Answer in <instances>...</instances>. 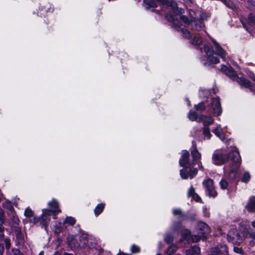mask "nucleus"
<instances>
[{
  "label": "nucleus",
  "mask_w": 255,
  "mask_h": 255,
  "mask_svg": "<svg viewBox=\"0 0 255 255\" xmlns=\"http://www.w3.org/2000/svg\"><path fill=\"white\" fill-rule=\"evenodd\" d=\"M190 19L185 16L187 18V23H185L182 19H179V26L180 28L184 30H187L191 34V36L188 39L193 37L191 40V43L193 45L199 46L202 42L201 36L197 32H193L195 30L199 31L202 30L204 26V24L202 21L206 20L209 17L208 14L205 13L195 12L193 10L189 11ZM188 39V38H187Z\"/></svg>",
  "instance_id": "f257e3e1"
},
{
  "label": "nucleus",
  "mask_w": 255,
  "mask_h": 255,
  "mask_svg": "<svg viewBox=\"0 0 255 255\" xmlns=\"http://www.w3.org/2000/svg\"><path fill=\"white\" fill-rule=\"evenodd\" d=\"M157 1L163 5H166L171 9L173 14H167V19L171 22L172 27L176 30L180 31L182 33V36L184 38H189L191 36L190 33L187 30H184L179 26V19H182L185 23H187V18L185 16L182 15L184 10L179 8L177 5L176 2L173 0H157Z\"/></svg>",
  "instance_id": "f03ea898"
},
{
  "label": "nucleus",
  "mask_w": 255,
  "mask_h": 255,
  "mask_svg": "<svg viewBox=\"0 0 255 255\" xmlns=\"http://www.w3.org/2000/svg\"><path fill=\"white\" fill-rule=\"evenodd\" d=\"M231 158L232 163L230 167H233L237 165L238 167L241 163V158L239 151L237 148L232 147L229 151V154L223 149H218L215 150L212 155V161L215 165H221L225 163L229 159Z\"/></svg>",
  "instance_id": "7ed1b4c3"
},
{
  "label": "nucleus",
  "mask_w": 255,
  "mask_h": 255,
  "mask_svg": "<svg viewBox=\"0 0 255 255\" xmlns=\"http://www.w3.org/2000/svg\"><path fill=\"white\" fill-rule=\"evenodd\" d=\"M221 69L223 73L227 75L232 80L236 81L242 86L249 88L251 90H252L250 82L243 77H239L236 72L232 67L222 65Z\"/></svg>",
  "instance_id": "20e7f679"
},
{
  "label": "nucleus",
  "mask_w": 255,
  "mask_h": 255,
  "mask_svg": "<svg viewBox=\"0 0 255 255\" xmlns=\"http://www.w3.org/2000/svg\"><path fill=\"white\" fill-rule=\"evenodd\" d=\"M227 169V167L224 168L225 176L219 183L221 188L223 190L227 189L228 187L229 183L227 181V178H229L230 180H234L235 179L238 170V165H236L233 167H230L229 171L228 174H226Z\"/></svg>",
  "instance_id": "39448f33"
},
{
  "label": "nucleus",
  "mask_w": 255,
  "mask_h": 255,
  "mask_svg": "<svg viewBox=\"0 0 255 255\" xmlns=\"http://www.w3.org/2000/svg\"><path fill=\"white\" fill-rule=\"evenodd\" d=\"M203 184L204 186L206 192L210 196L215 197L217 196V193L215 190L214 186L213 181L211 179H208L203 182Z\"/></svg>",
  "instance_id": "423d86ee"
},
{
  "label": "nucleus",
  "mask_w": 255,
  "mask_h": 255,
  "mask_svg": "<svg viewBox=\"0 0 255 255\" xmlns=\"http://www.w3.org/2000/svg\"><path fill=\"white\" fill-rule=\"evenodd\" d=\"M228 254L227 247L222 245L219 246L212 248L210 250V255H224Z\"/></svg>",
  "instance_id": "0eeeda50"
},
{
  "label": "nucleus",
  "mask_w": 255,
  "mask_h": 255,
  "mask_svg": "<svg viewBox=\"0 0 255 255\" xmlns=\"http://www.w3.org/2000/svg\"><path fill=\"white\" fill-rule=\"evenodd\" d=\"M197 169L195 168H191L189 172L186 168H184L180 170V174L182 179H192L197 174Z\"/></svg>",
  "instance_id": "6e6552de"
},
{
  "label": "nucleus",
  "mask_w": 255,
  "mask_h": 255,
  "mask_svg": "<svg viewBox=\"0 0 255 255\" xmlns=\"http://www.w3.org/2000/svg\"><path fill=\"white\" fill-rule=\"evenodd\" d=\"M211 107L215 115L219 116L222 114V109L218 98L212 99Z\"/></svg>",
  "instance_id": "1a4fd4ad"
},
{
  "label": "nucleus",
  "mask_w": 255,
  "mask_h": 255,
  "mask_svg": "<svg viewBox=\"0 0 255 255\" xmlns=\"http://www.w3.org/2000/svg\"><path fill=\"white\" fill-rule=\"evenodd\" d=\"M52 215L54 216L53 213H50L49 210L43 209L42 210V214L40 217L41 224L46 228L49 222L50 221V216Z\"/></svg>",
  "instance_id": "9d476101"
},
{
  "label": "nucleus",
  "mask_w": 255,
  "mask_h": 255,
  "mask_svg": "<svg viewBox=\"0 0 255 255\" xmlns=\"http://www.w3.org/2000/svg\"><path fill=\"white\" fill-rule=\"evenodd\" d=\"M191 154L193 159V164L196 163L198 164L199 169L203 170V166L202 165V163L200 161L201 155L197 150L196 145H195L194 149L191 151Z\"/></svg>",
  "instance_id": "9b49d317"
},
{
  "label": "nucleus",
  "mask_w": 255,
  "mask_h": 255,
  "mask_svg": "<svg viewBox=\"0 0 255 255\" xmlns=\"http://www.w3.org/2000/svg\"><path fill=\"white\" fill-rule=\"evenodd\" d=\"M204 48L205 53L208 56V60L210 63L212 64H217L219 62L218 59L213 56L214 51L210 48L208 45H204Z\"/></svg>",
  "instance_id": "f8f14e48"
},
{
  "label": "nucleus",
  "mask_w": 255,
  "mask_h": 255,
  "mask_svg": "<svg viewBox=\"0 0 255 255\" xmlns=\"http://www.w3.org/2000/svg\"><path fill=\"white\" fill-rule=\"evenodd\" d=\"M189 153L186 150H183L181 152V157L179 160L181 166L188 167L191 164L189 161Z\"/></svg>",
  "instance_id": "ddd939ff"
},
{
  "label": "nucleus",
  "mask_w": 255,
  "mask_h": 255,
  "mask_svg": "<svg viewBox=\"0 0 255 255\" xmlns=\"http://www.w3.org/2000/svg\"><path fill=\"white\" fill-rule=\"evenodd\" d=\"M197 232L200 234L201 236H205L210 232L209 226L205 223L199 222L197 227Z\"/></svg>",
  "instance_id": "4468645a"
},
{
  "label": "nucleus",
  "mask_w": 255,
  "mask_h": 255,
  "mask_svg": "<svg viewBox=\"0 0 255 255\" xmlns=\"http://www.w3.org/2000/svg\"><path fill=\"white\" fill-rule=\"evenodd\" d=\"M212 41L214 45V47L216 50V53L217 55L220 56L224 60H225L226 58V51L221 47V46L214 39H212Z\"/></svg>",
  "instance_id": "2eb2a0df"
},
{
  "label": "nucleus",
  "mask_w": 255,
  "mask_h": 255,
  "mask_svg": "<svg viewBox=\"0 0 255 255\" xmlns=\"http://www.w3.org/2000/svg\"><path fill=\"white\" fill-rule=\"evenodd\" d=\"M48 206L51 208V210H49L50 213H53V218H55L56 214L61 212V210L59 209L58 202L53 199L48 203Z\"/></svg>",
  "instance_id": "dca6fc26"
},
{
  "label": "nucleus",
  "mask_w": 255,
  "mask_h": 255,
  "mask_svg": "<svg viewBox=\"0 0 255 255\" xmlns=\"http://www.w3.org/2000/svg\"><path fill=\"white\" fill-rule=\"evenodd\" d=\"M245 209L249 213H255V196H251L245 206Z\"/></svg>",
  "instance_id": "f3484780"
},
{
  "label": "nucleus",
  "mask_w": 255,
  "mask_h": 255,
  "mask_svg": "<svg viewBox=\"0 0 255 255\" xmlns=\"http://www.w3.org/2000/svg\"><path fill=\"white\" fill-rule=\"evenodd\" d=\"M214 121V119L212 117L202 115L200 117L198 122H202L204 127H209V125L213 124Z\"/></svg>",
  "instance_id": "a211bd4d"
},
{
  "label": "nucleus",
  "mask_w": 255,
  "mask_h": 255,
  "mask_svg": "<svg viewBox=\"0 0 255 255\" xmlns=\"http://www.w3.org/2000/svg\"><path fill=\"white\" fill-rule=\"evenodd\" d=\"M213 132L222 140L224 141L226 138L223 133V129L220 125H218L217 127L213 130Z\"/></svg>",
  "instance_id": "6ab92c4d"
},
{
  "label": "nucleus",
  "mask_w": 255,
  "mask_h": 255,
  "mask_svg": "<svg viewBox=\"0 0 255 255\" xmlns=\"http://www.w3.org/2000/svg\"><path fill=\"white\" fill-rule=\"evenodd\" d=\"M238 237V234L236 230L233 229L229 232L228 234V240L229 242H234L235 240Z\"/></svg>",
  "instance_id": "aec40b11"
},
{
  "label": "nucleus",
  "mask_w": 255,
  "mask_h": 255,
  "mask_svg": "<svg viewBox=\"0 0 255 255\" xmlns=\"http://www.w3.org/2000/svg\"><path fill=\"white\" fill-rule=\"evenodd\" d=\"M200 249L197 246H194L192 248L187 250L186 255H197L200 254Z\"/></svg>",
  "instance_id": "412c9836"
},
{
  "label": "nucleus",
  "mask_w": 255,
  "mask_h": 255,
  "mask_svg": "<svg viewBox=\"0 0 255 255\" xmlns=\"http://www.w3.org/2000/svg\"><path fill=\"white\" fill-rule=\"evenodd\" d=\"M144 5L146 9L156 7V2L153 0H144Z\"/></svg>",
  "instance_id": "4be33fe9"
},
{
  "label": "nucleus",
  "mask_w": 255,
  "mask_h": 255,
  "mask_svg": "<svg viewBox=\"0 0 255 255\" xmlns=\"http://www.w3.org/2000/svg\"><path fill=\"white\" fill-rule=\"evenodd\" d=\"M105 208V204L103 203L98 204L94 210V213L96 216L100 215L103 211Z\"/></svg>",
  "instance_id": "5701e85b"
},
{
  "label": "nucleus",
  "mask_w": 255,
  "mask_h": 255,
  "mask_svg": "<svg viewBox=\"0 0 255 255\" xmlns=\"http://www.w3.org/2000/svg\"><path fill=\"white\" fill-rule=\"evenodd\" d=\"M80 242H83V247L90 246L89 244V236L87 234H82L80 237Z\"/></svg>",
  "instance_id": "b1692460"
},
{
  "label": "nucleus",
  "mask_w": 255,
  "mask_h": 255,
  "mask_svg": "<svg viewBox=\"0 0 255 255\" xmlns=\"http://www.w3.org/2000/svg\"><path fill=\"white\" fill-rule=\"evenodd\" d=\"M188 118L192 121H196L198 122L200 118H198L197 113L192 111H190L188 114Z\"/></svg>",
  "instance_id": "393cba45"
},
{
  "label": "nucleus",
  "mask_w": 255,
  "mask_h": 255,
  "mask_svg": "<svg viewBox=\"0 0 255 255\" xmlns=\"http://www.w3.org/2000/svg\"><path fill=\"white\" fill-rule=\"evenodd\" d=\"M75 219L72 217H68L66 218L64 223L69 224V225L73 226L75 224Z\"/></svg>",
  "instance_id": "a878e982"
},
{
  "label": "nucleus",
  "mask_w": 255,
  "mask_h": 255,
  "mask_svg": "<svg viewBox=\"0 0 255 255\" xmlns=\"http://www.w3.org/2000/svg\"><path fill=\"white\" fill-rule=\"evenodd\" d=\"M203 131L205 136L207 137L208 139L210 138L212 135L209 127H204Z\"/></svg>",
  "instance_id": "bb28decb"
},
{
  "label": "nucleus",
  "mask_w": 255,
  "mask_h": 255,
  "mask_svg": "<svg viewBox=\"0 0 255 255\" xmlns=\"http://www.w3.org/2000/svg\"><path fill=\"white\" fill-rule=\"evenodd\" d=\"M177 250V247L172 245L170 246L167 251V254L168 255H172L173 254H174Z\"/></svg>",
  "instance_id": "cd10ccee"
},
{
  "label": "nucleus",
  "mask_w": 255,
  "mask_h": 255,
  "mask_svg": "<svg viewBox=\"0 0 255 255\" xmlns=\"http://www.w3.org/2000/svg\"><path fill=\"white\" fill-rule=\"evenodd\" d=\"M251 178V175L249 172H245L242 178V181L244 182H248Z\"/></svg>",
  "instance_id": "c85d7f7f"
},
{
  "label": "nucleus",
  "mask_w": 255,
  "mask_h": 255,
  "mask_svg": "<svg viewBox=\"0 0 255 255\" xmlns=\"http://www.w3.org/2000/svg\"><path fill=\"white\" fill-rule=\"evenodd\" d=\"M24 215L25 217H26L27 218L33 217V212L29 208H27L25 210Z\"/></svg>",
  "instance_id": "c756f323"
},
{
  "label": "nucleus",
  "mask_w": 255,
  "mask_h": 255,
  "mask_svg": "<svg viewBox=\"0 0 255 255\" xmlns=\"http://www.w3.org/2000/svg\"><path fill=\"white\" fill-rule=\"evenodd\" d=\"M205 236H200V234L198 233V235H194L191 237V240L193 242H197L200 240L202 237H205Z\"/></svg>",
  "instance_id": "7c9ffc66"
},
{
  "label": "nucleus",
  "mask_w": 255,
  "mask_h": 255,
  "mask_svg": "<svg viewBox=\"0 0 255 255\" xmlns=\"http://www.w3.org/2000/svg\"><path fill=\"white\" fill-rule=\"evenodd\" d=\"M195 108L197 111H204L205 109V106L203 103H200L195 106Z\"/></svg>",
  "instance_id": "2f4dec72"
},
{
  "label": "nucleus",
  "mask_w": 255,
  "mask_h": 255,
  "mask_svg": "<svg viewBox=\"0 0 255 255\" xmlns=\"http://www.w3.org/2000/svg\"><path fill=\"white\" fill-rule=\"evenodd\" d=\"M196 194V193L195 192V189L192 186H191L188 192V197H191L192 198L193 197H195Z\"/></svg>",
  "instance_id": "473e14b6"
},
{
  "label": "nucleus",
  "mask_w": 255,
  "mask_h": 255,
  "mask_svg": "<svg viewBox=\"0 0 255 255\" xmlns=\"http://www.w3.org/2000/svg\"><path fill=\"white\" fill-rule=\"evenodd\" d=\"M247 236H248L249 238L255 240V230L252 229L249 230L247 233Z\"/></svg>",
  "instance_id": "72a5a7b5"
},
{
  "label": "nucleus",
  "mask_w": 255,
  "mask_h": 255,
  "mask_svg": "<svg viewBox=\"0 0 255 255\" xmlns=\"http://www.w3.org/2000/svg\"><path fill=\"white\" fill-rule=\"evenodd\" d=\"M248 20L251 24H255V16L252 14H250L248 17Z\"/></svg>",
  "instance_id": "f704fd0d"
},
{
  "label": "nucleus",
  "mask_w": 255,
  "mask_h": 255,
  "mask_svg": "<svg viewBox=\"0 0 255 255\" xmlns=\"http://www.w3.org/2000/svg\"><path fill=\"white\" fill-rule=\"evenodd\" d=\"M130 250L133 253H137L139 252V248L135 245H132L130 248Z\"/></svg>",
  "instance_id": "c9c22d12"
},
{
  "label": "nucleus",
  "mask_w": 255,
  "mask_h": 255,
  "mask_svg": "<svg viewBox=\"0 0 255 255\" xmlns=\"http://www.w3.org/2000/svg\"><path fill=\"white\" fill-rule=\"evenodd\" d=\"M190 235V232L186 230L184 231V232H183L182 233V236L185 239H188V240H190L188 238V236Z\"/></svg>",
  "instance_id": "e433bc0d"
},
{
  "label": "nucleus",
  "mask_w": 255,
  "mask_h": 255,
  "mask_svg": "<svg viewBox=\"0 0 255 255\" xmlns=\"http://www.w3.org/2000/svg\"><path fill=\"white\" fill-rule=\"evenodd\" d=\"M4 211L0 209V222H1V223H3L4 221Z\"/></svg>",
  "instance_id": "4c0bfd02"
},
{
  "label": "nucleus",
  "mask_w": 255,
  "mask_h": 255,
  "mask_svg": "<svg viewBox=\"0 0 255 255\" xmlns=\"http://www.w3.org/2000/svg\"><path fill=\"white\" fill-rule=\"evenodd\" d=\"M173 240V237L169 235H166L165 238V241L167 243H170Z\"/></svg>",
  "instance_id": "58836bf2"
},
{
  "label": "nucleus",
  "mask_w": 255,
  "mask_h": 255,
  "mask_svg": "<svg viewBox=\"0 0 255 255\" xmlns=\"http://www.w3.org/2000/svg\"><path fill=\"white\" fill-rule=\"evenodd\" d=\"M204 216L206 217H209L210 216V212L209 210L206 207H204L203 208Z\"/></svg>",
  "instance_id": "ea45409f"
},
{
  "label": "nucleus",
  "mask_w": 255,
  "mask_h": 255,
  "mask_svg": "<svg viewBox=\"0 0 255 255\" xmlns=\"http://www.w3.org/2000/svg\"><path fill=\"white\" fill-rule=\"evenodd\" d=\"M234 251L235 253L240 254H243V251L242 249L238 248V247H234Z\"/></svg>",
  "instance_id": "a19ab883"
},
{
  "label": "nucleus",
  "mask_w": 255,
  "mask_h": 255,
  "mask_svg": "<svg viewBox=\"0 0 255 255\" xmlns=\"http://www.w3.org/2000/svg\"><path fill=\"white\" fill-rule=\"evenodd\" d=\"M4 243L5 245V247L7 249H9L10 246V240L8 239H5L4 240Z\"/></svg>",
  "instance_id": "79ce46f5"
},
{
  "label": "nucleus",
  "mask_w": 255,
  "mask_h": 255,
  "mask_svg": "<svg viewBox=\"0 0 255 255\" xmlns=\"http://www.w3.org/2000/svg\"><path fill=\"white\" fill-rule=\"evenodd\" d=\"M39 220V219L37 217H33L32 219H30L29 222L33 224L37 223Z\"/></svg>",
  "instance_id": "37998d69"
},
{
  "label": "nucleus",
  "mask_w": 255,
  "mask_h": 255,
  "mask_svg": "<svg viewBox=\"0 0 255 255\" xmlns=\"http://www.w3.org/2000/svg\"><path fill=\"white\" fill-rule=\"evenodd\" d=\"M12 220L13 222L15 224H18L19 222V220L17 217L14 215L12 216Z\"/></svg>",
  "instance_id": "c03bdc74"
},
{
  "label": "nucleus",
  "mask_w": 255,
  "mask_h": 255,
  "mask_svg": "<svg viewBox=\"0 0 255 255\" xmlns=\"http://www.w3.org/2000/svg\"><path fill=\"white\" fill-rule=\"evenodd\" d=\"M4 230V227L1 224H0V238H3L4 237V234L3 231Z\"/></svg>",
  "instance_id": "a18cd8bd"
},
{
  "label": "nucleus",
  "mask_w": 255,
  "mask_h": 255,
  "mask_svg": "<svg viewBox=\"0 0 255 255\" xmlns=\"http://www.w3.org/2000/svg\"><path fill=\"white\" fill-rule=\"evenodd\" d=\"M173 214L174 215H180L181 214V211L179 209H175L173 210Z\"/></svg>",
  "instance_id": "49530a36"
},
{
  "label": "nucleus",
  "mask_w": 255,
  "mask_h": 255,
  "mask_svg": "<svg viewBox=\"0 0 255 255\" xmlns=\"http://www.w3.org/2000/svg\"><path fill=\"white\" fill-rule=\"evenodd\" d=\"M192 198L197 202H201V198L197 194L195 195V197H193Z\"/></svg>",
  "instance_id": "de8ad7c7"
},
{
  "label": "nucleus",
  "mask_w": 255,
  "mask_h": 255,
  "mask_svg": "<svg viewBox=\"0 0 255 255\" xmlns=\"http://www.w3.org/2000/svg\"><path fill=\"white\" fill-rule=\"evenodd\" d=\"M98 255H111V253L106 251L101 252Z\"/></svg>",
  "instance_id": "09e8293b"
},
{
  "label": "nucleus",
  "mask_w": 255,
  "mask_h": 255,
  "mask_svg": "<svg viewBox=\"0 0 255 255\" xmlns=\"http://www.w3.org/2000/svg\"><path fill=\"white\" fill-rule=\"evenodd\" d=\"M4 251L3 245L0 244V255H2Z\"/></svg>",
  "instance_id": "8fccbe9b"
},
{
  "label": "nucleus",
  "mask_w": 255,
  "mask_h": 255,
  "mask_svg": "<svg viewBox=\"0 0 255 255\" xmlns=\"http://www.w3.org/2000/svg\"><path fill=\"white\" fill-rule=\"evenodd\" d=\"M249 76L255 81V76L253 73L251 72L249 74Z\"/></svg>",
  "instance_id": "3c124183"
},
{
  "label": "nucleus",
  "mask_w": 255,
  "mask_h": 255,
  "mask_svg": "<svg viewBox=\"0 0 255 255\" xmlns=\"http://www.w3.org/2000/svg\"><path fill=\"white\" fill-rule=\"evenodd\" d=\"M251 225L253 228H255V221L252 222Z\"/></svg>",
  "instance_id": "603ef678"
},
{
  "label": "nucleus",
  "mask_w": 255,
  "mask_h": 255,
  "mask_svg": "<svg viewBox=\"0 0 255 255\" xmlns=\"http://www.w3.org/2000/svg\"><path fill=\"white\" fill-rule=\"evenodd\" d=\"M38 255H44V252L41 251Z\"/></svg>",
  "instance_id": "864d4df0"
},
{
  "label": "nucleus",
  "mask_w": 255,
  "mask_h": 255,
  "mask_svg": "<svg viewBox=\"0 0 255 255\" xmlns=\"http://www.w3.org/2000/svg\"><path fill=\"white\" fill-rule=\"evenodd\" d=\"M202 93H205L206 94L208 93V91L207 90H205L204 91H202Z\"/></svg>",
  "instance_id": "5fc2aeb1"
},
{
  "label": "nucleus",
  "mask_w": 255,
  "mask_h": 255,
  "mask_svg": "<svg viewBox=\"0 0 255 255\" xmlns=\"http://www.w3.org/2000/svg\"><path fill=\"white\" fill-rule=\"evenodd\" d=\"M250 245H251V246H254V245H255V243H254V242H253H253H250Z\"/></svg>",
  "instance_id": "6e6d98bb"
},
{
  "label": "nucleus",
  "mask_w": 255,
  "mask_h": 255,
  "mask_svg": "<svg viewBox=\"0 0 255 255\" xmlns=\"http://www.w3.org/2000/svg\"><path fill=\"white\" fill-rule=\"evenodd\" d=\"M63 255H73L71 254L70 253H65Z\"/></svg>",
  "instance_id": "4d7b16f0"
},
{
  "label": "nucleus",
  "mask_w": 255,
  "mask_h": 255,
  "mask_svg": "<svg viewBox=\"0 0 255 255\" xmlns=\"http://www.w3.org/2000/svg\"><path fill=\"white\" fill-rule=\"evenodd\" d=\"M221 0L223 2H224V3L226 4L227 0Z\"/></svg>",
  "instance_id": "13d9d810"
},
{
  "label": "nucleus",
  "mask_w": 255,
  "mask_h": 255,
  "mask_svg": "<svg viewBox=\"0 0 255 255\" xmlns=\"http://www.w3.org/2000/svg\"><path fill=\"white\" fill-rule=\"evenodd\" d=\"M188 105L189 106H190V102H189V101H188Z\"/></svg>",
  "instance_id": "bf43d9fd"
}]
</instances>
